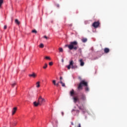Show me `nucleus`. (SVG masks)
Wrapping results in <instances>:
<instances>
[{
	"instance_id": "nucleus-1",
	"label": "nucleus",
	"mask_w": 127,
	"mask_h": 127,
	"mask_svg": "<svg viewBox=\"0 0 127 127\" xmlns=\"http://www.w3.org/2000/svg\"><path fill=\"white\" fill-rule=\"evenodd\" d=\"M65 47H67L69 50H74L76 51L79 48L78 42L77 41L70 42L69 45H65Z\"/></svg>"
},
{
	"instance_id": "nucleus-2",
	"label": "nucleus",
	"mask_w": 127,
	"mask_h": 127,
	"mask_svg": "<svg viewBox=\"0 0 127 127\" xmlns=\"http://www.w3.org/2000/svg\"><path fill=\"white\" fill-rule=\"evenodd\" d=\"M83 85L85 86V87L88 86V82L85 81L84 80L81 81L77 87L78 90H82V89H83Z\"/></svg>"
},
{
	"instance_id": "nucleus-3",
	"label": "nucleus",
	"mask_w": 127,
	"mask_h": 127,
	"mask_svg": "<svg viewBox=\"0 0 127 127\" xmlns=\"http://www.w3.org/2000/svg\"><path fill=\"white\" fill-rule=\"evenodd\" d=\"M38 102H39L40 106H41L43 103H45V99L42 98V96H41L39 97Z\"/></svg>"
},
{
	"instance_id": "nucleus-4",
	"label": "nucleus",
	"mask_w": 127,
	"mask_h": 127,
	"mask_svg": "<svg viewBox=\"0 0 127 127\" xmlns=\"http://www.w3.org/2000/svg\"><path fill=\"white\" fill-rule=\"evenodd\" d=\"M74 65V61H73V60H71L69 62V64L67 66V68L68 70H70V69H71V67L73 66Z\"/></svg>"
},
{
	"instance_id": "nucleus-5",
	"label": "nucleus",
	"mask_w": 127,
	"mask_h": 127,
	"mask_svg": "<svg viewBox=\"0 0 127 127\" xmlns=\"http://www.w3.org/2000/svg\"><path fill=\"white\" fill-rule=\"evenodd\" d=\"M99 25H100V22L99 21L94 22L92 24V26L94 27V28H97L99 27Z\"/></svg>"
},
{
	"instance_id": "nucleus-6",
	"label": "nucleus",
	"mask_w": 127,
	"mask_h": 127,
	"mask_svg": "<svg viewBox=\"0 0 127 127\" xmlns=\"http://www.w3.org/2000/svg\"><path fill=\"white\" fill-rule=\"evenodd\" d=\"M17 110V108H16V107H15L12 109V116H13V115H14V114H15V113H16Z\"/></svg>"
},
{
	"instance_id": "nucleus-7",
	"label": "nucleus",
	"mask_w": 127,
	"mask_h": 127,
	"mask_svg": "<svg viewBox=\"0 0 127 127\" xmlns=\"http://www.w3.org/2000/svg\"><path fill=\"white\" fill-rule=\"evenodd\" d=\"M79 62L80 63V66H83L85 65V63H84L82 59L79 60Z\"/></svg>"
},
{
	"instance_id": "nucleus-8",
	"label": "nucleus",
	"mask_w": 127,
	"mask_h": 127,
	"mask_svg": "<svg viewBox=\"0 0 127 127\" xmlns=\"http://www.w3.org/2000/svg\"><path fill=\"white\" fill-rule=\"evenodd\" d=\"M70 95L71 97H74V95H75V92H74V89H72L70 92Z\"/></svg>"
},
{
	"instance_id": "nucleus-9",
	"label": "nucleus",
	"mask_w": 127,
	"mask_h": 127,
	"mask_svg": "<svg viewBox=\"0 0 127 127\" xmlns=\"http://www.w3.org/2000/svg\"><path fill=\"white\" fill-rule=\"evenodd\" d=\"M81 97V99L82 101H86V95H85V94H82Z\"/></svg>"
},
{
	"instance_id": "nucleus-10",
	"label": "nucleus",
	"mask_w": 127,
	"mask_h": 127,
	"mask_svg": "<svg viewBox=\"0 0 127 127\" xmlns=\"http://www.w3.org/2000/svg\"><path fill=\"white\" fill-rule=\"evenodd\" d=\"M37 75L35 73H33L32 74H29V77H32L33 78H35Z\"/></svg>"
},
{
	"instance_id": "nucleus-11",
	"label": "nucleus",
	"mask_w": 127,
	"mask_h": 127,
	"mask_svg": "<svg viewBox=\"0 0 127 127\" xmlns=\"http://www.w3.org/2000/svg\"><path fill=\"white\" fill-rule=\"evenodd\" d=\"M104 51L105 53H109V52H110V49L105 48Z\"/></svg>"
},
{
	"instance_id": "nucleus-12",
	"label": "nucleus",
	"mask_w": 127,
	"mask_h": 127,
	"mask_svg": "<svg viewBox=\"0 0 127 127\" xmlns=\"http://www.w3.org/2000/svg\"><path fill=\"white\" fill-rule=\"evenodd\" d=\"M77 106L79 110H81V111H84V110H85V108L84 107V106H83V105L82 106H80L79 105Z\"/></svg>"
},
{
	"instance_id": "nucleus-13",
	"label": "nucleus",
	"mask_w": 127,
	"mask_h": 127,
	"mask_svg": "<svg viewBox=\"0 0 127 127\" xmlns=\"http://www.w3.org/2000/svg\"><path fill=\"white\" fill-rule=\"evenodd\" d=\"M74 103H77V101H79V98L77 97H74L73 98Z\"/></svg>"
},
{
	"instance_id": "nucleus-14",
	"label": "nucleus",
	"mask_w": 127,
	"mask_h": 127,
	"mask_svg": "<svg viewBox=\"0 0 127 127\" xmlns=\"http://www.w3.org/2000/svg\"><path fill=\"white\" fill-rule=\"evenodd\" d=\"M15 23H16V24H17L18 25H19V24H20V22H19V21H18V19H16L15 20Z\"/></svg>"
},
{
	"instance_id": "nucleus-15",
	"label": "nucleus",
	"mask_w": 127,
	"mask_h": 127,
	"mask_svg": "<svg viewBox=\"0 0 127 127\" xmlns=\"http://www.w3.org/2000/svg\"><path fill=\"white\" fill-rule=\"evenodd\" d=\"M87 40H88V39H87V38H83V39H81V41L82 42H83V43L87 42Z\"/></svg>"
},
{
	"instance_id": "nucleus-16",
	"label": "nucleus",
	"mask_w": 127,
	"mask_h": 127,
	"mask_svg": "<svg viewBox=\"0 0 127 127\" xmlns=\"http://www.w3.org/2000/svg\"><path fill=\"white\" fill-rule=\"evenodd\" d=\"M38 105H39V102L38 101V103L36 102H34V105L35 106V107H38Z\"/></svg>"
},
{
	"instance_id": "nucleus-17",
	"label": "nucleus",
	"mask_w": 127,
	"mask_h": 127,
	"mask_svg": "<svg viewBox=\"0 0 127 127\" xmlns=\"http://www.w3.org/2000/svg\"><path fill=\"white\" fill-rule=\"evenodd\" d=\"M36 87L37 88H39L40 87V82L38 81L36 83Z\"/></svg>"
},
{
	"instance_id": "nucleus-18",
	"label": "nucleus",
	"mask_w": 127,
	"mask_h": 127,
	"mask_svg": "<svg viewBox=\"0 0 127 127\" xmlns=\"http://www.w3.org/2000/svg\"><path fill=\"white\" fill-rule=\"evenodd\" d=\"M2 3H3V0H0V8L1 7V5H2Z\"/></svg>"
},
{
	"instance_id": "nucleus-19",
	"label": "nucleus",
	"mask_w": 127,
	"mask_h": 127,
	"mask_svg": "<svg viewBox=\"0 0 127 127\" xmlns=\"http://www.w3.org/2000/svg\"><path fill=\"white\" fill-rule=\"evenodd\" d=\"M77 68H78V66H77L76 65H74L71 66V69H76Z\"/></svg>"
},
{
	"instance_id": "nucleus-20",
	"label": "nucleus",
	"mask_w": 127,
	"mask_h": 127,
	"mask_svg": "<svg viewBox=\"0 0 127 127\" xmlns=\"http://www.w3.org/2000/svg\"><path fill=\"white\" fill-rule=\"evenodd\" d=\"M60 83H61V84H62V87H65V84L63 83L62 80H61Z\"/></svg>"
},
{
	"instance_id": "nucleus-21",
	"label": "nucleus",
	"mask_w": 127,
	"mask_h": 127,
	"mask_svg": "<svg viewBox=\"0 0 127 127\" xmlns=\"http://www.w3.org/2000/svg\"><path fill=\"white\" fill-rule=\"evenodd\" d=\"M40 48H43L44 47V45L43 44H40L39 45Z\"/></svg>"
},
{
	"instance_id": "nucleus-22",
	"label": "nucleus",
	"mask_w": 127,
	"mask_h": 127,
	"mask_svg": "<svg viewBox=\"0 0 127 127\" xmlns=\"http://www.w3.org/2000/svg\"><path fill=\"white\" fill-rule=\"evenodd\" d=\"M85 90L86 91V92H89V87H88V86H86L85 88Z\"/></svg>"
},
{
	"instance_id": "nucleus-23",
	"label": "nucleus",
	"mask_w": 127,
	"mask_h": 127,
	"mask_svg": "<svg viewBox=\"0 0 127 127\" xmlns=\"http://www.w3.org/2000/svg\"><path fill=\"white\" fill-rule=\"evenodd\" d=\"M47 64H45V65L43 67V69H46V68H47Z\"/></svg>"
},
{
	"instance_id": "nucleus-24",
	"label": "nucleus",
	"mask_w": 127,
	"mask_h": 127,
	"mask_svg": "<svg viewBox=\"0 0 127 127\" xmlns=\"http://www.w3.org/2000/svg\"><path fill=\"white\" fill-rule=\"evenodd\" d=\"M32 32L33 33H37V31H36V30H33L32 31Z\"/></svg>"
},
{
	"instance_id": "nucleus-25",
	"label": "nucleus",
	"mask_w": 127,
	"mask_h": 127,
	"mask_svg": "<svg viewBox=\"0 0 127 127\" xmlns=\"http://www.w3.org/2000/svg\"><path fill=\"white\" fill-rule=\"evenodd\" d=\"M59 51L60 52H63V49L62 48H60Z\"/></svg>"
},
{
	"instance_id": "nucleus-26",
	"label": "nucleus",
	"mask_w": 127,
	"mask_h": 127,
	"mask_svg": "<svg viewBox=\"0 0 127 127\" xmlns=\"http://www.w3.org/2000/svg\"><path fill=\"white\" fill-rule=\"evenodd\" d=\"M53 83L55 86V85H56V80H53Z\"/></svg>"
},
{
	"instance_id": "nucleus-27",
	"label": "nucleus",
	"mask_w": 127,
	"mask_h": 127,
	"mask_svg": "<svg viewBox=\"0 0 127 127\" xmlns=\"http://www.w3.org/2000/svg\"><path fill=\"white\" fill-rule=\"evenodd\" d=\"M45 59H47V60H50V57H46L45 58Z\"/></svg>"
},
{
	"instance_id": "nucleus-28",
	"label": "nucleus",
	"mask_w": 127,
	"mask_h": 127,
	"mask_svg": "<svg viewBox=\"0 0 127 127\" xmlns=\"http://www.w3.org/2000/svg\"><path fill=\"white\" fill-rule=\"evenodd\" d=\"M49 65H50V66H52V65H53V62H50L49 63Z\"/></svg>"
},
{
	"instance_id": "nucleus-29",
	"label": "nucleus",
	"mask_w": 127,
	"mask_h": 127,
	"mask_svg": "<svg viewBox=\"0 0 127 127\" xmlns=\"http://www.w3.org/2000/svg\"><path fill=\"white\" fill-rule=\"evenodd\" d=\"M6 28H7V26L4 25L3 27V29H6Z\"/></svg>"
},
{
	"instance_id": "nucleus-30",
	"label": "nucleus",
	"mask_w": 127,
	"mask_h": 127,
	"mask_svg": "<svg viewBox=\"0 0 127 127\" xmlns=\"http://www.w3.org/2000/svg\"><path fill=\"white\" fill-rule=\"evenodd\" d=\"M15 85H16V83L15 82L13 83V84H12L11 86L12 87H13L14 86H15Z\"/></svg>"
},
{
	"instance_id": "nucleus-31",
	"label": "nucleus",
	"mask_w": 127,
	"mask_h": 127,
	"mask_svg": "<svg viewBox=\"0 0 127 127\" xmlns=\"http://www.w3.org/2000/svg\"><path fill=\"white\" fill-rule=\"evenodd\" d=\"M78 51H79V52H80V53H81V52H82V49L79 48V49H78Z\"/></svg>"
},
{
	"instance_id": "nucleus-32",
	"label": "nucleus",
	"mask_w": 127,
	"mask_h": 127,
	"mask_svg": "<svg viewBox=\"0 0 127 127\" xmlns=\"http://www.w3.org/2000/svg\"><path fill=\"white\" fill-rule=\"evenodd\" d=\"M44 38H45L46 39H48V37H47V36H44Z\"/></svg>"
},
{
	"instance_id": "nucleus-33",
	"label": "nucleus",
	"mask_w": 127,
	"mask_h": 127,
	"mask_svg": "<svg viewBox=\"0 0 127 127\" xmlns=\"http://www.w3.org/2000/svg\"><path fill=\"white\" fill-rule=\"evenodd\" d=\"M16 123H14L13 124V126H16Z\"/></svg>"
},
{
	"instance_id": "nucleus-34",
	"label": "nucleus",
	"mask_w": 127,
	"mask_h": 127,
	"mask_svg": "<svg viewBox=\"0 0 127 127\" xmlns=\"http://www.w3.org/2000/svg\"><path fill=\"white\" fill-rule=\"evenodd\" d=\"M55 86H57V87H59V84H58V83H56Z\"/></svg>"
},
{
	"instance_id": "nucleus-35",
	"label": "nucleus",
	"mask_w": 127,
	"mask_h": 127,
	"mask_svg": "<svg viewBox=\"0 0 127 127\" xmlns=\"http://www.w3.org/2000/svg\"><path fill=\"white\" fill-rule=\"evenodd\" d=\"M63 78H62V76H61L60 77V81H62V79H63Z\"/></svg>"
},
{
	"instance_id": "nucleus-36",
	"label": "nucleus",
	"mask_w": 127,
	"mask_h": 127,
	"mask_svg": "<svg viewBox=\"0 0 127 127\" xmlns=\"http://www.w3.org/2000/svg\"><path fill=\"white\" fill-rule=\"evenodd\" d=\"M77 127H81V124H79Z\"/></svg>"
},
{
	"instance_id": "nucleus-37",
	"label": "nucleus",
	"mask_w": 127,
	"mask_h": 127,
	"mask_svg": "<svg viewBox=\"0 0 127 127\" xmlns=\"http://www.w3.org/2000/svg\"><path fill=\"white\" fill-rule=\"evenodd\" d=\"M62 115L63 116H64V112H62Z\"/></svg>"
},
{
	"instance_id": "nucleus-38",
	"label": "nucleus",
	"mask_w": 127,
	"mask_h": 127,
	"mask_svg": "<svg viewBox=\"0 0 127 127\" xmlns=\"http://www.w3.org/2000/svg\"><path fill=\"white\" fill-rule=\"evenodd\" d=\"M71 126H74V123H73V122H71Z\"/></svg>"
},
{
	"instance_id": "nucleus-39",
	"label": "nucleus",
	"mask_w": 127,
	"mask_h": 127,
	"mask_svg": "<svg viewBox=\"0 0 127 127\" xmlns=\"http://www.w3.org/2000/svg\"><path fill=\"white\" fill-rule=\"evenodd\" d=\"M59 83H60V82H59L57 83V84H58L59 85Z\"/></svg>"
},
{
	"instance_id": "nucleus-40",
	"label": "nucleus",
	"mask_w": 127,
	"mask_h": 127,
	"mask_svg": "<svg viewBox=\"0 0 127 127\" xmlns=\"http://www.w3.org/2000/svg\"><path fill=\"white\" fill-rule=\"evenodd\" d=\"M58 7H59V5H58Z\"/></svg>"
},
{
	"instance_id": "nucleus-41",
	"label": "nucleus",
	"mask_w": 127,
	"mask_h": 127,
	"mask_svg": "<svg viewBox=\"0 0 127 127\" xmlns=\"http://www.w3.org/2000/svg\"><path fill=\"white\" fill-rule=\"evenodd\" d=\"M79 79H81V78H80V77H79Z\"/></svg>"
}]
</instances>
